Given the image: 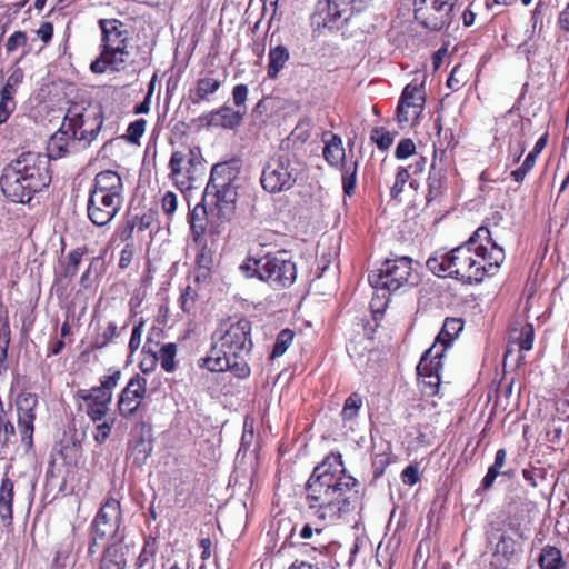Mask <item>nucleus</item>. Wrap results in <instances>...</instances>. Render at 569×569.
I'll use <instances>...</instances> for the list:
<instances>
[{
    "label": "nucleus",
    "instance_id": "14",
    "mask_svg": "<svg viewBox=\"0 0 569 569\" xmlns=\"http://www.w3.org/2000/svg\"><path fill=\"white\" fill-rule=\"evenodd\" d=\"M413 13L417 22L430 31H441L450 27L459 13V8H451L437 0H413Z\"/></svg>",
    "mask_w": 569,
    "mask_h": 569
},
{
    "label": "nucleus",
    "instance_id": "44",
    "mask_svg": "<svg viewBox=\"0 0 569 569\" xmlns=\"http://www.w3.org/2000/svg\"><path fill=\"white\" fill-rule=\"evenodd\" d=\"M409 178V170L407 168L400 167L397 171L395 183L390 189L391 198L396 199L403 191V187Z\"/></svg>",
    "mask_w": 569,
    "mask_h": 569
},
{
    "label": "nucleus",
    "instance_id": "43",
    "mask_svg": "<svg viewBox=\"0 0 569 569\" xmlns=\"http://www.w3.org/2000/svg\"><path fill=\"white\" fill-rule=\"evenodd\" d=\"M13 96L0 91V124L4 123L16 109Z\"/></svg>",
    "mask_w": 569,
    "mask_h": 569
},
{
    "label": "nucleus",
    "instance_id": "49",
    "mask_svg": "<svg viewBox=\"0 0 569 569\" xmlns=\"http://www.w3.org/2000/svg\"><path fill=\"white\" fill-rule=\"evenodd\" d=\"M86 250L84 249H81V248H77L72 251L69 252L67 259H68V264L66 267V273L69 274V276H74L77 273V270H78V266L80 264L81 262V259L84 254Z\"/></svg>",
    "mask_w": 569,
    "mask_h": 569
},
{
    "label": "nucleus",
    "instance_id": "50",
    "mask_svg": "<svg viewBox=\"0 0 569 569\" xmlns=\"http://www.w3.org/2000/svg\"><path fill=\"white\" fill-rule=\"evenodd\" d=\"M535 331L532 325L527 323L522 327L519 337V347L523 351H529L533 346Z\"/></svg>",
    "mask_w": 569,
    "mask_h": 569
},
{
    "label": "nucleus",
    "instance_id": "4",
    "mask_svg": "<svg viewBox=\"0 0 569 569\" xmlns=\"http://www.w3.org/2000/svg\"><path fill=\"white\" fill-rule=\"evenodd\" d=\"M50 182L51 171L48 157L33 151L22 152L11 160L4 166L0 177L2 193L17 203H28Z\"/></svg>",
    "mask_w": 569,
    "mask_h": 569
},
{
    "label": "nucleus",
    "instance_id": "56",
    "mask_svg": "<svg viewBox=\"0 0 569 569\" xmlns=\"http://www.w3.org/2000/svg\"><path fill=\"white\" fill-rule=\"evenodd\" d=\"M157 220L158 212L156 210H148L141 217L138 218V222L136 226L138 227L139 231H144L152 228Z\"/></svg>",
    "mask_w": 569,
    "mask_h": 569
},
{
    "label": "nucleus",
    "instance_id": "3",
    "mask_svg": "<svg viewBox=\"0 0 569 569\" xmlns=\"http://www.w3.org/2000/svg\"><path fill=\"white\" fill-rule=\"evenodd\" d=\"M251 330L247 318L222 320L212 335L210 353L199 360L200 367L212 372L229 370L239 379L248 378L251 373L248 357L253 347Z\"/></svg>",
    "mask_w": 569,
    "mask_h": 569
},
{
    "label": "nucleus",
    "instance_id": "31",
    "mask_svg": "<svg viewBox=\"0 0 569 569\" xmlns=\"http://www.w3.org/2000/svg\"><path fill=\"white\" fill-rule=\"evenodd\" d=\"M517 551V542L516 540L502 533L496 545L493 557L501 558L505 562L509 563Z\"/></svg>",
    "mask_w": 569,
    "mask_h": 569
},
{
    "label": "nucleus",
    "instance_id": "55",
    "mask_svg": "<svg viewBox=\"0 0 569 569\" xmlns=\"http://www.w3.org/2000/svg\"><path fill=\"white\" fill-rule=\"evenodd\" d=\"M518 49L519 52L526 57L527 61H530L531 57L537 52L538 49L535 33L531 32Z\"/></svg>",
    "mask_w": 569,
    "mask_h": 569
},
{
    "label": "nucleus",
    "instance_id": "37",
    "mask_svg": "<svg viewBox=\"0 0 569 569\" xmlns=\"http://www.w3.org/2000/svg\"><path fill=\"white\" fill-rule=\"evenodd\" d=\"M362 397L353 392L345 401L341 410V417L345 421L351 420L358 416L360 408L362 407Z\"/></svg>",
    "mask_w": 569,
    "mask_h": 569
},
{
    "label": "nucleus",
    "instance_id": "9",
    "mask_svg": "<svg viewBox=\"0 0 569 569\" xmlns=\"http://www.w3.org/2000/svg\"><path fill=\"white\" fill-rule=\"evenodd\" d=\"M66 127L71 131L73 140L82 148L90 146L97 138L103 124V116L100 106H83L72 103L64 116Z\"/></svg>",
    "mask_w": 569,
    "mask_h": 569
},
{
    "label": "nucleus",
    "instance_id": "45",
    "mask_svg": "<svg viewBox=\"0 0 569 569\" xmlns=\"http://www.w3.org/2000/svg\"><path fill=\"white\" fill-rule=\"evenodd\" d=\"M371 139L376 142L380 150H387L393 142V137L383 128H376L372 130Z\"/></svg>",
    "mask_w": 569,
    "mask_h": 569
},
{
    "label": "nucleus",
    "instance_id": "60",
    "mask_svg": "<svg viewBox=\"0 0 569 569\" xmlns=\"http://www.w3.org/2000/svg\"><path fill=\"white\" fill-rule=\"evenodd\" d=\"M134 253L136 248L133 243H127L120 252L119 268L127 269L131 264Z\"/></svg>",
    "mask_w": 569,
    "mask_h": 569
},
{
    "label": "nucleus",
    "instance_id": "7",
    "mask_svg": "<svg viewBox=\"0 0 569 569\" xmlns=\"http://www.w3.org/2000/svg\"><path fill=\"white\" fill-rule=\"evenodd\" d=\"M473 243L470 239L462 246L452 249L450 252H436L426 264L428 269L438 277L445 274L463 281L480 282L479 268L475 269Z\"/></svg>",
    "mask_w": 569,
    "mask_h": 569
},
{
    "label": "nucleus",
    "instance_id": "34",
    "mask_svg": "<svg viewBox=\"0 0 569 569\" xmlns=\"http://www.w3.org/2000/svg\"><path fill=\"white\" fill-rule=\"evenodd\" d=\"M358 162L350 161L342 164V190L345 196L351 197L357 187Z\"/></svg>",
    "mask_w": 569,
    "mask_h": 569
},
{
    "label": "nucleus",
    "instance_id": "51",
    "mask_svg": "<svg viewBox=\"0 0 569 569\" xmlns=\"http://www.w3.org/2000/svg\"><path fill=\"white\" fill-rule=\"evenodd\" d=\"M416 144L409 139H401L396 148L395 156L397 159H407L410 156L415 154Z\"/></svg>",
    "mask_w": 569,
    "mask_h": 569
},
{
    "label": "nucleus",
    "instance_id": "58",
    "mask_svg": "<svg viewBox=\"0 0 569 569\" xmlns=\"http://www.w3.org/2000/svg\"><path fill=\"white\" fill-rule=\"evenodd\" d=\"M522 476L525 480L530 483L531 487L537 488L539 485V480L545 479V471L539 468L523 469Z\"/></svg>",
    "mask_w": 569,
    "mask_h": 569
},
{
    "label": "nucleus",
    "instance_id": "12",
    "mask_svg": "<svg viewBox=\"0 0 569 569\" xmlns=\"http://www.w3.org/2000/svg\"><path fill=\"white\" fill-rule=\"evenodd\" d=\"M170 178L181 189L192 188V183L203 174L200 152L189 146L174 150L169 161Z\"/></svg>",
    "mask_w": 569,
    "mask_h": 569
},
{
    "label": "nucleus",
    "instance_id": "13",
    "mask_svg": "<svg viewBox=\"0 0 569 569\" xmlns=\"http://www.w3.org/2000/svg\"><path fill=\"white\" fill-rule=\"evenodd\" d=\"M122 510L120 501L116 498H108L96 515L91 528L97 538H107V543L124 541V532L121 528Z\"/></svg>",
    "mask_w": 569,
    "mask_h": 569
},
{
    "label": "nucleus",
    "instance_id": "64",
    "mask_svg": "<svg viewBox=\"0 0 569 569\" xmlns=\"http://www.w3.org/2000/svg\"><path fill=\"white\" fill-rule=\"evenodd\" d=\"M557 27L563 33H569V2L566 7L559 12L557 19Z\"/></svg>",
    "mask_w": 569,
    "mask_h": 569
},
{
    "label": "nucleus",
    "instance_id": "41",
    "mask_svg": "<svg viewBox=\"0 0 569 569\" xmlns=\"http://www.w3.org/2000/svg\"><path fill=\"white\" fill-rule=\"evenodd\" d=\"M197 292L191 286H187L180 295L179 303L183 312L190 313L194 307L197 301Z\"/></svg>",
    "mask_w": 569,
    "mask_h": 569
},
{
    "label": "nucleus",
    "instance_id": "22",
    "mask_svg": "<svg viewBox=\"0 0 569 569\" xmlns=\"http://www.w3.org/2000/svg\"><path fill=\"white\" fill-rule=\"evenodd\" d=\"M76 142H78V140H73L71 131L66 127V122L63 121L61 128L50 137L47 153L43 154L48 157L49 161L51 159L63 158L74 148Z\"/></svg>",
    "mask_w": 569,
    "mask_h": 569
},
{
    "label": "nucleus",
    "instance_id": "19",
    "mask_svg": "<svg viewBox=\"0 0 569 569\" xmlns=\"http://www.w3.org/2000/svg\"><path fill=\"white\" fill-rule=\"evenodd\" d=\"M89 193L122 204L124 187L121 176L114 170L98 172L93 178Z\"/></svg>",
    "mask_w": 569,
    "mask_h": 569
},
{
    "label": "nucleus",
    "instance_id": "47",
    "mask_svg": "<svg viewBox=\"0 0 569 569\" xmlns=\"http://www.w3.org/2000/svg\"><path fill=\"white\" fill-rule=\"evenodd\" d=\"M121 378V371L114 370L111 375L104 376L100 379V386L93 387L97 390L106 393H112V390L117 387Z\"/></svg>",
    "mask_w": 569,
    "mask_h": 569
},
{
    "label": "nucleus",
    "instance_id": "29",
    "mask_svg": "<svg viewBox=\"0 0 569 569\" xmlns=\"http://www.w3.org/2000/svg\"><path fill=\"white\" fill-rule=\"evenodd\" d=\"M289 59L290 52L284 46L279 44L273 48H270L268 54V77L270 79H276L279 72L284 68Z\"/></svg>",
    "mask_w": 569,
    "mask_h": 569
},
{
    "label": "nucleus",
    "instance_id": "24",
    "mask_svg": "<svg viewBox=\"0 0 569 569\" xmlns=\"http://www.w3.org/2000/svg\"><path fill=\"white\" fill-rule=\"evenodd\" d=\"M130 547L124 541L107 543L100 559L99 569H126Z\"/></svg>",
    "mask_w": 569,
    "mask_h": 569
},
{
    "label": "nucleus",
    "instance_id": "15",
    "mask_svg": "<svg viewBox=\"0 0 569 569\" xmlns=\"http://www.w3.org/2000/svg\"><path fill=\"white\" fill-rule=\"evenodd\" d=\"M99 27L102 33V50L126 64L130 52L128 51L129 31L126 24L118 19H100Z\"/></svg>",
    "mask_w": 569,
    "mask_h": 569
},
{
    "label": "nucleus",
    "instance_id": "61",
    "mask_svg": "<svg viewBox=\"0 0 569 569\" xmlns=\"http://www.w3.org/2000/svg\"><path fill=\"white\" fill-rule=\"evenodd\" d=\"M149 343H150V341L148 340L143 347V351L151 353V358L149 360L143 359L140 362V369L142 370L143 373L152 372L156 367V363L158 361L157 353L151 350V348L149 347Z\"/></svg>",
    "mask_w": 569,
    "mask_h": 569
},
{
    "label": "nucleus",
    "instance_id": "42",
    "mask_svg": "<svg viewBox=\"0 0 569 569\" xmlns=\"http://www.w3.org/2000/svg\"><path fill=\"white\" fill-rule=\"evenodd\" d=\"M114 418L102 419V421L96 422L94 440L98 443H103L109 438L112 427L114 425Z\"/></svg>",
    "mask_w": 569,
    "mask_h": 569
},
{
    "label": "nucleus",
    "instance_id": "26",
    "mask_svg": "<svg viewBox=\"0 0 569 569\" xmlns=\"http://www.w3.org/2000/svg\"><path fill=\"white\" fill-rule=\"evenodd\" d=\"M325 142L323 157L329 166L339 167L343 164L346 159V151L342 144V140L339 136L327 131L322 136Z\"/></svg>",
    "mask_w": 569,
    "mask_h": 569
},
{
    "label": "nucleus",
    "instance_id": "18",
    "mask_svg": "<svg viewBox=\"0 0 569 569\" xmlns=\"http://www.w3.org/2000/svg\"><path fill=\"white\" fill-rule=\"evenodd\" d=\"M147 393V379L134 375L123 388L118 400V411L124 419L133 418Z\"/></svg>",
    "mask_w": 569,
    "mask_h": 569
},
{
    "label": "nucleus",
    "instance_id": "20",
    "mask_svg": "<svg viewBox=\"0 0 569 569\" xmlns=\"http://www.w3.org/2000/svg\"><path fill=\"white\" fill-rule=\"evenodd\" d=\"M77 397L86 403V412L93 422L102 421L110 410L112 393L94 389H80Z\"/></svg>",
    "mask_w": 569,
    "mask_h": 569
},
{
    "label": "nucleus",
    "instance_id": "23",
    "mask_svg": "<svg viewBox=\"0 0 569 569\" xmlns=\"http://www.w3.org/2000/svg\"><path fill=\"white\" fill-rule=\"evenodd\" d=\"M244 114L246 112L240 109L233 110L231 107L222 106L218 110L204 114L201 119L206 120L209 127L233 129L242 122Z\"/></svg>",
    "mask_w": 569,
    "mask_h": 569
},
{
    "label": "nucleus",
    "instance_id": "48",
    "mask_svg": "<svg viewBox=\"0 0 569 569\" xmlns=\"http://www.w3.org/2000/svg\"><path fill=\"white\" fill-rule=\"evenodd\" d=\"M144 323V319L140 318L139 321L132 328L131 337L128 345L131 353L136 352L140 348Z\"/></svg>",
    "mask_w": 569,
    "mask_h": 569
},
{
    "label": "nucleus",
    "instance_id": "10",
    "mask_svg": "<svg viewBox=\"0 0 569 569\" xmlns=\"http://www.w3.org/2000/svg\"><path fill=\"white\" fill-rule=\"evenodd\" d=\"M299 163L289 153L272 156L263 166L261 186L270 193L290 190L299 177Z\"/></svg>",
    "mask_w": 569,
    "mask_h": 569
},
{
    "label": "nucleus",
    "instance_id": "38",
    "mask_svg": "<svg viewBox=\"0 0 569 569\" xmlns=\"http://www.w3.org/2000/svg\"><path fill=\"white\" fill-rule=\"evenodd\" d=\"M293 336V331H291L290 329L281 330L276 339L270 358L276 359L278 357H281L287 351L289 346L292 343Z\"/></svg>",
    "mask_w": 569,
    "mask_h": 569
},
{
    "label": "nucleus",
    "instance_id": "16",
    "mask_svg": "<svg viewBox=\"0 0 569 569\" xmlns=\"http://www.w3.org/2000/svg\"><path fill=\"white\" fill-rule=\"evenodd\" d=\"M425 84L422 82L407 84L400 96L396 110L398 123L401 127L416 123L425 109Z\"/></svg>",
    "mask_w": 569,
    "mask_h": 569
},
{
    "label": "nucleus",
    "instance_id": "57",
    "mask_svg": "<svg viewBox=\"0 0 569 569\" xmlns=\"http://www.w3.org/2000/svg\"><path fill=\"white\" fill-rule=\"evenodd\" d=\"M248 92H249L248 87H247V84H243V83L237 84L232 89L233 103L238 108L243 107L244 108V110H243L244 112H246L244 103H246L247 98H248Z\"/></svg>",
    "mask_w": 569,
    "mask_h": 569
},
{
    "label": "nucleus",
    "instance_id": "54",
    "mask_svg": "<svg viewBox=\"0 0 569 569\" xmlns=\"http://www.w3.org/2000/svg\"><path fill=\"white\" fill-rule=\"evenodd\" d=\"M27 34L23 31H14L7 40L6 50L13 52L18 48L26 46Z\"/></svg>",
    "mask_w": 569,
    "mask_h": 569
},
{
    "label": "nucleus",
    "instance_id": "59",
    "mask_svg": "<svg viewBox=\"0 0 569 569\" xmlns=\"http://www.w3.org/2000/svg\"><path fill=\"white\" fill-rule=\"evenodd\" d=\"M401 478L405 485H416L420 480L418 467L415 465L407 466L401 473Z\"/></svg>",
    "mask_w": 569,
    "mask_h": 569
},
{
    "label": "nucleus",
    "instance_id": "39",
    "mask_svg": "<svg viewBox=\"0 0 569 569\" xmlns=\"http://www.w3.org/2000/svg\"><path fill=\"white\" fill-rule=\"evenodd\" d=\"M23 78V70L19 67L13 68L11 73L7 78L6 84L3 86L1 92L14 97L17 88L20 83H22Z\"/></svg>",
    "mask_w": 569,
    "mask_h": 569
},
{
    "label": "nucleus",
    "instance_id": "33",
    "mask_svg": "<svg viewBox=\"0 0 569 569\" xmlns=\"http://www.w3.org/2000/svg\"><path fill=\"white\" fill-rule=\"evenodd\" d=\"M126 64L122 63L121 59H117L108 53V51L102 50L100 57L91 62L90 69L93 73H103L107 68H111L112 70L119 71L124 68Z\"/></svg>",
    "mask_w": 569,
    "mask_h": 569
},
{
    "label": "nucleus",
    "instance_id": "27",
    "mask_svg": "<svg viewBox=\"0 0 569 569\" xmlns=\"http://www.w3.org/2000/svg\"><path fill=\"white\" fill-rule=\"evenodd\" d=\"M428 192L426 196L427 203L440 200L447 190L446 170L432 162L427 180Z\"/></svg>",
    "mask_w": 569,
    "mask_h": 569
},
{
    "label": "nucleus",
    "instance_id": "32",
    "mask_svg": "<svg viewBox=\"0 0 569 569\" xmlns=\"http://www.w3.org/2000/svg\"><path fill=\"white\" fill-rule=\"evenodd\" d=\"M117 336H118L117 323L113 321H110L102 329V331L98 332L97 336L92 339V341L89 345V349L91 351L103 349L108 345H110Z\"/></svg>",
    "mask_w": 569,
    "mask_h": 569
},
{
    "label": "nucleus",
    "instance_id": "63",
    "mask_svg": "<svg viewBox=\"0 0 569 569\" xmlns=\"http://www.w3.org/2000/svg\"><path fill=\"white\" fill-rule=\"evenodd\" d=\"M154 556V549L153 547L147 542L144 547L142 548L138 559H137V567L143 568L147 565H149Z\"/></svg>",
    "mask_w": 569,
    "mask_h": 569
},
{
    "label": "nucleus",
    "instance_id": "21",
    "mask_svg": "<svg viewBox=\"0 0 569 569\" xmlns=\"http://www.w3.org/2000/svg\"><path fill=\"white\" fill-rule=\"evenodd\" d=\"M121 207L122 204H117V202H110V200L89 193L88 218L93 224L103 227L114 219Z\"/></svg>",
    "mask_w": 569,
    "mask_h": 569
},
{
    "label": "nucleus",
    "instance_id": "11",
    "mask_svg": "<svg viewBox=\"0 0 569 569\" xmlns=\"http://www.w3.org/2000/svg\"><path fill=\"white\" fill-rule=\"evenodd\" d=\"M470 242L473 243L475 269L479 268L478 273H481L480 281L496 274L505 260V251L492 240L489 229L478 228L470 237Z\"/></svg>",
    "mask_w": 569,
    "mask_h": 569
},
{
    "label": "nucleus",
    "instance_id": "35",
    "mask_svg": "<svg viewBox=\"0 0 569 569\" xmlns=\"http://www.w3.org/2000/svg\"><path fill=\"white\" fill-rule=\"evenodd\" d=\"M538 561L541 569H560L561 551L556 547L547 546L541 550Z\"/></svg>",
    "mask_w": 569,
    "mask_h": 569
},
{
    "label": "nucleus",
    "instance_id": "53",
    "mask_svg": "<svg viewBox=\"0 0 569 569\" xmlns=\"http://www.w3.org/2000/svg\"><path fill=\"white\" fill-rule=\"evenodd\" d=\"M161 207L168 218H171L178 207L177 194L172 191H167L161 200Z\"/></svg>",
    "mask_w": 569,
    "mask_h": 569
},
{
    "label": "nucleus",
    "instance_id": "62",
    "mask_svg": "<svg viewBox=\"0 0 569 569\" xmlns=\"http://www.w3.org/2000/svg\"><path fill=\"white\" fill-rule=\"evenodd\" d=\"M16 429L13 423L6 422V426L0 429V451L8 447L10 440L14 437Z\"/></svg>",
    "mask_w": 569,
    "mask_h": 569
},
{
    "label": "nucleus",
    "instance_id": "36",
    "mask_svg": "<svg viewBox=\"0 0 569 569\" xmlns=\"http://www.w3.org/2000/svg\"><path fill=\"white\" fill-rule=\"evenodd\" d=\"M177 345L173 342H168L161 346L157 358L158 361H160L161 368L166 372H173L176 370L174 359L177 356Z\"/></svg>",
    "mask_w": 569,
    "mask_h": 569
},
{
    "label": "nucleus",
    "instance_id": "52",
    "mask_svg": "<svg viewBox=\"0 0 569 569\" xmlns=\"http://www.w3.org/2000/svg\"><path fill=\"white\" fill-rule=\"evenodd\" d=\"M546 9H547V4L542 0H539L532 11V14H531V23H532L531 32L532 33H535L537 29L539 31L542 30V28H543L542 18H543V12Z\"/></svg>",
    "mask_w": 569,
    "mask_h": 569
},
{
    "label": "nucleus",
    "instance_id": "40",
    "mask_svg": "<svg viewBox=\"0 0 569 569\" xmlns=\"http://www.w3.org/2000/svg\"><path fill=\"white\" fill-rule=\"evenodd\" d=\"M196 262L199 270L209 272L213 267V252L207 244H202L197 257Z\"/></svg>",
    "mask_w": 569,
    "mask_h": 569
},
{
    "label": "nucleus",
    "instance_id": "28",
    "mask_svg": "<svg viewBox=\"0 0 569 569\" xmlns=\"http://www.w3.org/2000/svg\"><path fill=\"white\" fill-rule=\"evenodd\" d=\"M13 497V481L9 478H3L0 486V517L4 526L11 523Z\"/></svg>",
    "mask_w": 569,
    "mask_h": 569
},
{
    "label": "nucleus",
    "instance_id": "1",
    "mask_svg": "<svg viewBox=\"0 0 569 569\" xmlns=\"http://www.w3.org/2000/svg\"><path fill=\"white\" fill-rule=\"evenodd\" d=\"M358 486V480L346 473L342 456L331 453L313 469L305 499L318 520L332 525L355 509Z\"/></svg>",
    "mask_w": 569,
    "mask_h": 569
},
{
    "label": "nucleus",
    "instance_id": "25",
    "mask_svg": "<svg viewBox=\"0 0 569 569\" xmlns=\"http://www.w3.org/2000/svg\"><path fill=\"white\" fill-rule=\"evenodd\" d=\"M352 13L353 11L343 8L338 1L327 0L326 7L318 11L316 18L319 26L322 24L325 28L333 29L337 27L338 20H348Z\"/></svg>",
    "mask_w": 569,
    "mask_h": 569
},
{
    "label": "nucleus",
    "instance_id": "8",
    "mask_svg": "<svg viewBox=\"0 0 569 569\" xmlns=\"http://www.w3.org/2000/svg\"><path fill=\"white\" fill-rule=\"evenodd\" d=\"M419 277L409 257L385 260L381 266L368 274V281L376 290L397 291L405 286H415Z\"/></svg>",
    "mask_w": 569,
    "mask_h": 569
},
{
    "label": "nucleus",
    "instance_id": "6",
    "mask_svg": "<svg viewBox=\"0 0 569 569\" xmlns=\"http://www.w3.org/2000/svg\"><path fill=\"white\" fill-rule=\"evenodd\" d=\"M239 270L246 278H257L274 290L289 288L297 279V266L286 252L261 258L249 256L239 266Z\"/></svg>",
    "mask_w": 569,
    "mask_h": 569
},
{
    "label": "nucleus",
    "instance_id": "5",
    "mask_svg": "<svg viewBox=\"0 0 569 569\" xmlns=\"http://www.w3.org/2000/svg\"><path fill=\"white\" fill-rule=\"evenodd\" d=\"M463 329V322L458 318H447L436 343L426 350L417 366V375L423 393L435 396L440 385V370L446 349Z\"/></svg>",
    "mask_w": 569,
    "mask_h": 569
},
{
    "label": "nucleus",
    "instance_id": "17",
    "mask_svg": "<svg viewBox=\"0 0 569 569\" xmlns=\"http://www.w3.org/2000/svg\"><path fill=\"white\" fill-rule=\"evenodd\" d=\"M14 405L18 413V428L20 431L21 441L28 446H31L34 432L38 396L36 393L22 390L18 393Z\"/></svg>",
    "mask_w": 569,
    "mask_h": 569
},
{
    "label": "nucleus",
    "instance_id": "46",
    "mask_svg": "<svg viewBox=\"0 0 569 569\" xmlns=\"http://www.w3.org/2000/svg\"><path fill=\"white\" fill-rule=\"evenodd\" d=\"M147 121L144 119H138L131 122L127 129V139L131 143H138L140 138L146 131Z\"/></svg>",
    "mask_w": 569,
    "mask_h": 569
},
{
    "label": "nucleus",
    "instance_id": "2",
    "mask_svg": "<svg viewBox=\"0 0 569 569\" xmlns=\"http://www.w3.org/2000/svg\"><path fill=\"white\" fill-rule=\"evenodd\" d=\"M239 176L237 162L217 163L211 169L202 202L189 213L191 236L194 242L201 243L207 231L209 214L219 221L210 227L211 233H219V224L229 222L236 214L238 191L236 180Z\"/></svg>",
    "mask_w": 569,
    "mask_h": 569
},
{
    "label": "nucleus",
    "instance_id": "30",
    "mask_svg": "<svg viewBox=\"0 0 569 569\" xmlns=\"http://www.w3.org/2000/svg\"><path fill=\"white\" fill-rule=\"evenodd\" d=\"M221 87V81L211 77H204L197 80L194 96H191L193 104L207 101L209 96L214 94Z\"/></svg>",
    "mask_w": 569,
    "mask_h": 569
}]
</instances>
